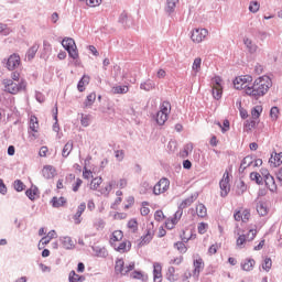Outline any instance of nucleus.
Here are the masks:
<instances>
[{"label": "nucleus", "mask_w": 282, "mask_h": 282, "mask_svg": "<svg viewBox=\"0 0 282 282\" xmlns=\"http://www.w3.org/2000/svg\"><path fill=\"white\" fill-rule=\"evenodd\" d=\"M272 87V79L270 77H259L257 78L253 84L247 87V96H252L254 100H259L261 96H265L268 91Z\"/></svg>", "instance_id": "obj_1"}, {"label": "nucleus", "mask_w": 282, "mask_h": 282, "mask_svg": "<svg viewBox=\"0 0 282 282\" xmlns=\"http://www.w3.org/2000/svg\"><path fill=\"white\" fill-rule=\"evenodd\" d=\"M2 85H4V91H7V94H11L12 96H17V94L28 89V82L23 78L18 84L12 79H3Z\"/></svg>", "instance_id": "obj_2"}, {"label": "nucleus", "mask_w": 282, "mask_h": 282, "mask_svg": "<svg viewBox=\"0 0 282 282\" xmlns=\"http://www.w3.org/2000/svg\"><path fill=\"white\" fill-rule=\"evenodd\" d=\"M62 46L67 51L69 58L76 61L78 58V47L76 46V41L72 37H64L62 41Z\"/></svg>", "instance_id": "obj_3"}, {"label": "nucleus", "mask_w": 282, "mask_h": 282, "mask_svg": "<svg viewBox=\"0 0 282 282\" xmlns=\"http://www.w3.org/2000/svg\"><path fill=\"white\" fill-rule=\"evenodd\" d=\"M2 63H4V67H7L9 72H14V69L21 65V56H19L17 53H13L8 58H4Z\"/></svg>", "instance_id": "obj_4"}, {"label": "nucleus", "mask_w": 282, "mask_h": 282, "mask_svg": "<svg viewBox=\"0 0 282 282\" xmlns=\"http://www.w3.org/2000/svg\"><path fill=\"white\" fill-rule=\"evenodd\" d=\"M248 83H252V76L245 75V76L236 77L234 79V87L235 89H238V90L245 89V91H247V87H250Z\"/></svg>", "instance_id": "obj_5"}, {"label": "nucleus", "mask_w": 282, "mask_h": 282, "mask_svg": "<svg viewBox=\"0 0 282 282\" xmlns=\"http://www.w3.org/2000/svg\"><path fill=\"white\" fill-rule=\"evenodd\" d=\"M118 23H120L121 28H123L124 30H129L133 28V17L127 11H122L118 18Z\"/></svg>", "instance_id": "obj_6"}, {"label": "nucleus", "mask_w": 282, "mask_h": 282, "mask_svg": "<svg viewBox=\"0 0 282 282\" xmlns=\"http://www.w3.org/2000/svg\"><path fill=\"white\" fill-rule=\"evenodd\" d=\"M171 186V181L166 177H162L153 187V195H162L166 193Z\"/></svg>", "instance_id": "obj_7"}, {"label": "nucleus", "mask_w": 282, "mask_h": 282, "mask_svg": "<svg viewBox=\"0 0 282 282\" xmlns=\"http://www.w3.org/2000/svg\"><path fill=\"white\" fill-rule=\"evenodd\" d=\"M220 187V197H228V194L230 193V174L226 172L224 174V177L219 182Z\"/></svg>", "instance_id": "obj_8"}, {"label": "nucleus", "mask_w": 282, "mask_h": 282, "mask_svg": "<svg viewBox=\"0 0 282 282\" xmlns=\"http://www.w3.org/2000/svg\"><path fill=\"white\" fill-rule=\"evenodd\" d=\"M206 36H208V30L206 29H194L191 32V40L193 43H202Z\"/></svg>", "instance_id": "obj_9"}, {"label": "nucleus", "mask_w": 282, "mask_h": 282, "mask_svg": "<svg viewBox=\"0 0 282 282\" xmlns=\"http://www.w3.org/2000/svg\"><path fill=\"white\" fill-rule=\"evenodd\" d=\"M153 237H155V231L153 230V223L147 227L145 235L141 236L140 246H147V243H151L153 241Z\"/></svg>", "instance_id": "obj_10"}, {"label": "nucleus", "mask_w": 282, "mask_h": 282, "mask_svg": "<svg viewBox=\"0 0 282 282\" xmlns=\"http://www.w3.org/2000/svg\"><path fill=\"white\" fill-rule=\"evenodd\" d=\"M197 197H199V193H194L192 194L189 197L185 198L180 205H178V213H181V215H184V208H188V206H191V204H193Z\"/></svg>", "instance_id": "obj_11"}, {"label": "nucleus", "mask_w": 282, "mask_h": 282, "mask_svg": "<svg viewBox=\"0 0 282 282\" xmlns=\"http://www.w3.org/2000/svg\"><path fill=\"white\" fill-rule=\"evenodd\" d=\"M25 195L30 199V202H36L41 197V191L39 186L32 184L30 188L25 191Z\"/></svg>", "instance_id": "obj_12"}, {"label": "nucleus", "mask_w": 282, "mask_h": 282, "mask_svg": "<svg viewBox=\"0 0 282 282\" xmlns=\"http://www.w3.org/2000/svg\"><path fill=\"white\" fill-rule=\"evenodd\" d=\"M257 237V230L250 229L248 235H240L237 239V246H243L246 241H254V238Z\"/></svg>", "instance_id": "obj_13"}, {"label": "nucleus", "mask_w": 282, "mask_h": 282, "mask_svg": "<svg viewBox=\"0 0 282 282\" xmlns=\"http://www.w3.org/2000/svg\"><path fill=\"white\" fill-rule=\"evenodd\" d=\"M194 270L193 275L196 276V279H199V274L202 273V270H204V259L198 258L193 261Z\"/></svg>", "instance_id": "obj_14"}, {"label": "nucleus", "mask_w": 282, "mask_h": 282, "mask_svg": "<svg viewBox=\"0 0 282 282\" xmlns=\"http://www.w3.org/2000/svg\"><path fill=\"white\" fill-rule=\"evenodd\" d=\"M263 184L265 185V188L270 191V193H276L278 186H276V181L274 180V176H268L264 178Z\"/></svg>", "instance_id": "obj_15"}, {"label": "nucleus", "mask_w": 282, "mask_h": 282, "mask_svg": "<svg viewBox=\"0 0 282 282\" xmlns=\"http://www.w3.org/2000/svg\"><path fill=\"white\" fill-rule=\"evenodd\" d=\"M112 248L116 250V252L124 254V252H129L131 250V241L123 240L119 246L115 245Z\"/></svg>", "instance_id": "obj_16"}, {"label": "nucleus", "mask_w": 282, "mask_h": 282, "mask_svg": "<svg viewBox=\"0 0 282 282\" xmlns=\"http://www.w3.org/2000/svg\"><path fill=\"white\" fill-rule=\"evenodd\" d=\"M42 175L45 177V180H53V177L56 175V169L52 165H44Z\"/></svg>", "instance_id": "obj_17"}, {"label": "nucleus", "mask_w": 282, "mask_h": 282, "mask_svg": "<svg viewBox=\"0 0 282 282\" xmlns=\"http://www.w3.org/2000/svg\"><path fill=\"white\" fill-rule=\"evenodd\" d=\"M115 274L118 276V274H121V276H124V259L117 258L115 261Z\"/></svg>", "instance_id": "obj_18"}, {"label": "nucleus", "mask_w": 282, "mask_h": 282, "mask_svg": "<svg viewBox=\"0 0 282 282\" xmlns=\"http://www.w3.org/2000/svg\"><path fill=\"white\" fill-rule=\"evenodd\" d=\"M153 281L162 282V264L159 262L153 263Z\"/></svg>", "instance_id": "obj_19"}, {"label": "nucleus", "mask_w": 282, "mask_h": 282, "mask_svg": "<svg viewBox=\"0 0 282 282\" xmlns=\"http://www.w3.org/2000/svg\"><path fill=\"white\" fill-rule=\"evenodd\" d=\"M152 119L156 122L159 127H164V124H166V120H169V115L156 112L152 116Z\"/></svg>", "instance_id": "obj_20"}, {"label": "nucleus", "mask_w": 282, "mask_h": 282, "mask_svg": "<svg viewBox=\"0 0 282 282\" xmlns=\"http://www.w3.org/2000/svg\"><path fill=\"white\" fill-rule=\"evenodd\" d=\"M256 263L257 261H254V259L247 258L243 262H241V270H243L245 272H252Z\"/></svg>", "instance_id": "obj_21"}, {"label": "nucleus", "mask_w": 282, "mask_h": 282, "mask_svg": "<svg viewBox=\"0 0 282 282\" xmlns=\"http://www.w3.org/2000/svg\"><path fill=\"white\" fill-rule=\"evenodd\" d=\"M59 241H61L63 248H65V250H73V248H75V246H76L74 243V240L69 236L59 238Z\"/></svg>", "instance_id": "obj_22"}, {"label": "nucleus", "mask_w": 282, "mask_h": 282, "mask_svg": "<svg viewBox=\"0 0 282 282\" xmlns=\"http://www.w3.org/2000/svg\"><path fill=\"white\" fill-rule=\"evenodd\" d=\"M51 204L53 208H61L62 206H65L67 204V198L63 196H61L59 198L54 196L51 199Z\"/></svg>", "instance_id": "obj_23"}, {"label": "nucleus", "mask_w": 282, "mask_h": 282, "mask_svg": "<svg viewBox=\"0 0 282 282\" xmlns=\"http://www.w3.org/2000/svg\"><path fill=\"white\" fill-rule=\"evenodd\" d=\"M258 124H259V122L256 119H247L243 122V131H246L247 133H250V131H252V129H257Z\"/></svg>", "instance_id": "obj_24"}, {"label": "nucleus", "mask_w": 282, "mask_h": 282, "mask_svg": "<svg viewBox=\"0 0 282 282\" xmlns=\"http://www.w3.org/2000/svg\"><path fill=\"white\" fill-rule=\"evenodd\" d=\"M86 208H87V204H85V203H82L78 205L77 212L73 217V219L75 220V224H80V217L85 213Z\"/></svg>", "instance_id": "obj_25"}, {"label": "nucleus", "mask_w": 282, "mask_h": 282, "mask_svg": "<svg viewBox=\"0 0 282 282\" xmlns=\"http://www.w3.org/2000/svg\"><path fill=\"white\" fill-rule=\"evenodd\" d=\"M269 162L271 163V165L274 166V169H276V166H281L282 164V152H279L274 154V156L271 154V158L269 159Z\"/></svg>", "instance_id": "obj_26"}, {"label": "nucleus", "mask_w": 282, "mask_h": 282, "mask_svg": "<svg viewBox=\"0 0 282 282\" xmlns=\"http://www.w3.org/2000/svg\"><path fill=\"white\" fill-rule=\"evenodd\" d=\"M89 75H83L82 78L77 83V89L80 94L85 91V85H89Z\"/></svg>", "instance_id": "obj_27"}, {"label": "nucleus", "mask_w": 282, "mask_h": 282, "mask_svg": "<svg viewBox=\"0 0 282 282\" xmlns=\"http://www.w3.org/2000/svg\"><path fill=\"white\" fill-rule=\"evenodd\" d=\"M251 182H254L258 186H263L264 178L261 176L259 172H251L249 174Z\"/></svg>", "instance_id": "obj_28"}, {"label": "nucleus", "mask_w": 282, "mask_h": 282, "mask_svg": "<svg viewBox=\"0 0 282 282\" xmlns=\"http://www.w3.org/2000/svg\"><path fill=\"white\" fill-rule=\"evenodd\" d=\"M180 3V0H166L165 12L166 14H173L175 12V8Z\"/></svg>", "instance_id": "obj_29"}, {"label": "nucleus", "mask_w": 282, "mask_h": 282, "mask_svg": "<svg viewBox=\"0 0 282 282\" xmlns=\"http://www.w3.org/2000/svg\"><path fill=\"white\" fill-rule=\"evenodd\" d=\"M243 44L246 45L249 54H254V52H257V50H259V46H257V44H254L252 42V40L245 37L243 39Z\"/></svg>", "instance_id": "obj_30"}, {"label": "nucleus", "mask_w": 282, "mask_h": 282, "mask_svg": "<svg viewBox=\"0 0 282 282\" xmlns=\"http://www.w3.org/2000/svg\"><path fill=\"white\" fill-rule=\"evenodd\" d=\"M73 149H74V141L69 140L68 142H66V144L62 150V158H69V154L72 153Z\"/></svg>", "instance_id": "obj_31"}, {"label": "nucleus", "mask_w": 282, "mask_h": 282, "mask_svg": "<svg viewBox=\"0 0 282 282\" xmlns=\"http://www.w3.org/2000/svg\"><path fill=\"white\" fill-rule=\"evenodd\" d=\"M158 112L169 116L171 113V101L165 100V101L161 102L160 110Z\"/></svg>", "instance_id": "obj_32"}, {"label": "nucleus", "mask_w": 282, "mask_h": 282, "mask_svg": "<svg viewBox=\"0 0 282 282\" xmlns=\"http://www.w3.org/2000/svg\"><path fill=\"white\" fill-rule=\"evenodd\" d=\"M94 102H96V93H90L87 97H86V99H85V101H84V108L85 109H89L90 107H93L94 106Z\"/></svg>", "instance_id": "obj_33"}, {"label": "nucleus", "mask_w": 282, "mask_h": 282, "mask_svg": "<svg viewBox=\"0 0 282 282\" xmlns=\"http://www.w3.org/2000/svg\"><path fill=\"white\" fill-rule=\"evenodd\" d=\"M257 213L260 217H265L268 215V206H265V202L260 200L257 204Z\"/></svg>", "instance_id": "obj_34"}, {"label": "nucleus", "mask_w": 282, "mask_h": 282, "mask_svg": "<svg viewBox=\"0 0 282 282\" xmlns=\"http://www.w3.org/2000/svg\"><path fill=\"white\" fill-rule=\"evenodd\" d=\"M246 191H248V185L246 184V182H243V180L240 178L239 184H237L236 186V195H238V197H241V195H243Z\"/></svg>", "instance_id": "obj_35"}, {"label": "nucleus", "mask_w": 282, "mask_h": 282, "mask_svg": "<svg viewBox=\"0 0 282 282\" xmlns=\"http://www.w3.org/2000/svg\"><path fill=\"white\" fill-rule=\"evenodd\" d=\"M261 113H263V107L262 106H256L251 109V119L252 120H259L261 118Z\"/></svg>", "instance_id": "obj_36"}, {"label": "nucleus", "mask_w": 282, "mask_h": 282, "mask_svg": "<svg viewBox=\"0 0 282 282\" xmlns=\"http://www.w3.org/2000/svg\"><path fill=\"white\" fill-rule=\"evenodd\" d=\"M68 281L69 282H84L85 275H78L76 271L72 270L68 274Z\"/></svg>", "instance_id": "obj_37"}, {"label": "nucleus", "mask_w": 282, "mask_h": 282, "mask_svg": "<svg viewBox=\"0 0 282 282\" xmlns=\"http://www.w3.org/2000/svg\"><path fill=\"white\" fill-rule=\"evenodd\" d=\"M93 251L95 252L96 257H108L109 253L107 252V249L105 247H98V246H94L91 247Z\"/></svg>", "instance_id": "obj_38"}, {"label": "nucleus", "mask_w": 282, "mask_h": 282, "mask_svg": "<svg viewBox=\"0 0 282 282\" xmlns=\"http://www.w3.org/2000/svg\"><path fill=\"white\" fill-rule=\"evenodd\" d=\"M39 52V44H33L26 52L28 61H33L34 56Z\"/></svg>", "instance_id": "obj_39"}, {"label": "nucleus", "mask_w": 282, "mask_h": 282, "mask_svg": "<svg viewBox=\"0 0 282 282\" xmlns=\"http://www.w3.org/2000/svg\"><path fill=\"white\" fill-rule=\"evenodd\" d=\"M13 188L17 193H23V191H25L28 186H25V183H23V181L18 178L13 182Z\"/></svg>", "instance_id": "obj_40"}, {"label": "nucleus", "mask_w": 282, "mask_h": 282, "mask_svg": "<svg viewBox=\"0 0 282 282\" xmlns=\"http://www.w3.org/2000/svg\"><path fill=\"white\" fill-rule=\"evenodd\" d=\"M140 89H143L144 91H151V89H155V83H153L151 79L143 82L140 84Z\"/></svg>", "instance_id": "obj_41"}, {"label": "nucleus", "mask_w": 282, "mask_h": 282, "mask_svg": "<svg viewBox=\"0 0 282 282\" xmlns=\"http://www.w3.org/2000/svg\"><path fill=\"white\" fill-rule=\"evenodd\" d=\"M212 95L215 100H221V96H224V88L223 87L213 88Z\"/></svg>", "instance_id": "obj_42"}, {"label": "nucleus", "mask_w": 282, "mask_h": 282, "mask_svg": "<svg viewBox=\"0 0 282 282\" xmlns=\"http://www.w3.org/2000/svg\"><path fill=\"white\" fill-rule=\"evenodd\" d=\"M166 279L167 281H171V282L177 281V276H175V267H170L167 269Z\"/></svg>", "instance_id": "obj_43"}, {"label": "nucleus", "mask_w": 282, "mask_h": 282, "mask_svg": "<svg viewBox=\"0 0 282 282\" xmlns=\"http://www.w3.org/2000/svg\"><path fill=\"white\" fill-rule=\"evenodd\" d=\"M261 8V4L257 0H252L249 3V12H252V14H257V11Z\"/></svg>", "instance_id": "obj_44"}, {"label": "nucleus", "mask_w": 282, "mask_h": 282, "mask_svg": "<svg viewBox=\"0 0 282 282\" xmlns=\"http://www.w3.org/2000/svg\"><path fill=\"white\" fill-rule=\"evenodd\" d=\"M193 72L198 74V72L202 69V57H196L192 65Z\"/></svg>", "instance_id": "obj_45"}, {"label": "nucleus", "mask_w": 282, "mask_h": 282, "mask_svg": "<svg viewBox=\"0 0 282 282\" xmlns=\"http://www.w3.org/2000/svg\"><path fill=\"white\" fill-rule=\"evenodd\" d=\"M186 242H182V241H177L174 243V248H176V250H178V252H181V254H186V251L188 250L186 248Z\"/></svg>", "instance_id": "obj_46"}, {"label": "nucleus", "mask_w": 282, "mask_h": 282, "mask_svg": "<svg viewBox=\"0 0 282 282\" xmlns=\"http://www.w3.org/2000/svg\"><path fill=\"white\" fill-rule=\"evenodd\" d=\"M129 91V87L127 86H115L112 87V94H127Z\"/></svg>", "instance_id": "obj_47"}, {"label": "nucleus", "mask_w": 282, "mask_h": 282, "mask_svg": "<svg viewBox=\"0 0 282 282\" xmlns=\"http://www.w3.org/2000/svg\"><path fill=\"white\" fill-rule=\"evenodd\" d=\"M262 270L265 272H269V270H272V258H264L262 262Z\"/></svg>", "instance_id": "obj_48"}, {"label": "nucleus", "mask_w": 282, "mask_h": 282, "mask_svg": "<svg viewBox=\"0 0 282 282\" xmlns=\"http://www.w3.org/2000/svg\"><path fill=\"white\" fill-rule=\"evenodd\" d=\"M0 33L2 36H10L12 29H10L8 24L0 23Z\"/></svg>", "instance_id": "obj_49"}, {"label": "nucleus", "mask_w": 282, "mask_h": 282, "mask_svg": "<svg viewBox=\"0 0 282 282\" xmlns=\"http://www.w3.org/2000/svg\"><path fill=\"white\" fill-rule=\"evenodd\" d=\"M254 163V156L253 155H247L243 158L240 164L250 167ZM247 164V165H246Z\"/></svg>", "instance_id": "obj_50"}, {"label": "nucleus", "mask_w": 282, "mask_h": 282, "mask_svg": "<svg viewBox=\"0 0 282 282\" xmlns=\"http://www.w3.org/2000/svg\"><path fill=\"white\" fill-rule=\"evenodd\" d=\"M218 127H220L221 133H227V131H230V121L225 119L223 124L221 122H218Z\"/></svg>", "instance_id": "obj_51"}, {"label": "nucleus", "mask_w": 282, "mask_h": 282, "mask_svg": "<svg viewBox=\"0 0 282 282\" xmlns=\"http://www.w3.org/2000/svg\"><path fill=\"white\" fill-rule=\"evenodd\" d=\"M196 210L198 213V217H202V218L206 217V215H207L206 205H204L202 203L198 204V206L196 207Z\"/></svg>", "instance_id": "obj_52"}, {"label": "nucleus", "mask_w": 282, "mask_h": 282, "mask_svg": "<svg viewBox=\"0 0 282 282\" xmlns=\"http://www.w3.org/2000/svg\"><path fill=\"white\" fill-rule=\"evenodd\" d=\"M128 228L132 230V232H138V219L131 218L128 221Z\"/></svg>", "instance_id": "obj_53"}, {"label": "nucleus", "mask_w": 282, "mask_h": 282, "mask_svg": "<svg viewBox=\"0 0 282 282\" xmlns=\"http://www.w3.org/2000/svg\"><path fill=\"white\" fill-rule=\"evenodd\" d=\"M130 276H131V279H137V281H145L144 273H142V271L134 270L130 274Z\"/></svg>", "instance_id": "obj_54"}, {"label": "nucleus", "mask_w": 282, "mask_h": 282, "mask_svg": "<svg viewBox=\"0 0 282 282\" xmlns=\"http://www.w3.org/2000/svg\"><path fill=\"white\" fill-rule=\"evenodd\" d=\"M279 113H280L279 107H276V106L271 107V109H270V118L272 120H274V121L279 120Z\"/></svg>", "instance_id": "obj_55"}, {"label": "nucleus", "mask_w": 282, "mask_h": 282, "mask_svg": "<svg viewBox=\"0 0 282 282\" xmlns=\"http://www.w3.org/2000/svg\"><path fill=\"white\" fill-rule=\"evenodd\" d=\"M182 213H180V209H177L173 217L170 219L171 224H173V226H177V223L180 221V219H182Z\"/></svg>", "instance_id": "obj_56"}, {"label": "nucleus", "mask_w": 282, "mask_h": 282, "mask_svg": "<svg viewBox=\"0 0 282 282\" xmlns=\"http://www.w3.org/2000/svg\"><path fill=\"white\" fill-rule=\"evenodd\" d=\"M82 2H85L86 6H89V8H96L102 3V0H79Z\"/></svg>", "instance_id": "obj_57"}, {"label": "nucleus", "mask_w": 282, "mask_h": 282, "mask_svg": "<svg viewBox=\"0 0 282 282\" xmlns=\"http://www.w3.org/2000/svg\"><path fill=\"white\" fill-rule=\"evenodd\" d=\"M100 184H102V177H96L91 181V189L93 191H97L98 189V186H100Z\"/></svg>", "instance_id": "obj_58"}, {"label": "nucleus", "mask_w": 282, "mask_h": 282, "mask_svg": "<svg viewBox=\"0 0 282 282\" xmlns=\"http://www.w3.org/2000/svg\"><path fill=\"white\" fill-rule=\"evenodd\" d=\"M166 216H164V212H162V209H158L154 213V219L155 221H162V219H165Z\"/></svg>", "instance_id": "obj_59"}, {"label": "nucleus", "mask_w": 282, "mask_h": 282, "mask_svg": "<svg viewBox=\"0 0 282 282\" xmlns=\"http://www.w3.org/2000/svg\"><path fill=\"white\" fill-rule=\"evenodd\" d=\"M206 230H208V225L206 223H199L198 224V234L205 235Z\"/></svg>", "instance_id": "obj_60"}, {"label": "nucleus", "mask_w": 282, "mask_h": 282, "mask_svg": "<svg viewBox=\"0 0 282 282\" xmlns=\"http://www.w3.org/2000/svg\"><path fill=\"white\" fill-rule=\"evenodd\" d=\"M80 186H83V180L76 178L75 184H73V193H78Z\"/></svg>", "instance_id": "obj_61"}, {"label": "nucleus", "mask_w": 282, "mask_h": 282, "mask_svg": "<svg viewBox=\"0 0 282 282\" xmlns=\"http://www.w3.org/2000/svg\"><path fill=\"white\" fill-rule=\"evenodd\" d=\"M115 158H116L119 162H122V160H124V150H116V151H115Z\"/></svg>", "instance_id": "obj_62"}, {"label": "nucleus", "mask_w": 282, "mask_h": 282, "mask_svg": "<svg viewBox=\"0 0 282 282\" xmlns=\"http://www.w3.org/2000/svg\"><path fill=\"white\" fill-rule=\"evenodd\" d=\"M260 175H261L262 180H267L268 177L272 176V174H270V171L265 167H262L260 170Z\"/></svg>", "instance_id": "obj_63"}, {"label": "nucleus", "mask_w": 282, "mask_h": 282, "mask_svg": "<svg viewBox=\"0 0 282 282\" xmlns=\"http://www.w3.org/2000/svg\"><path fill=\"white\" fill-rule=\"evenodd\" d=\"M82 127H89V116H83L80 119Z\"/></svg>", "instance_id": "obj_64"}]
</instances>
